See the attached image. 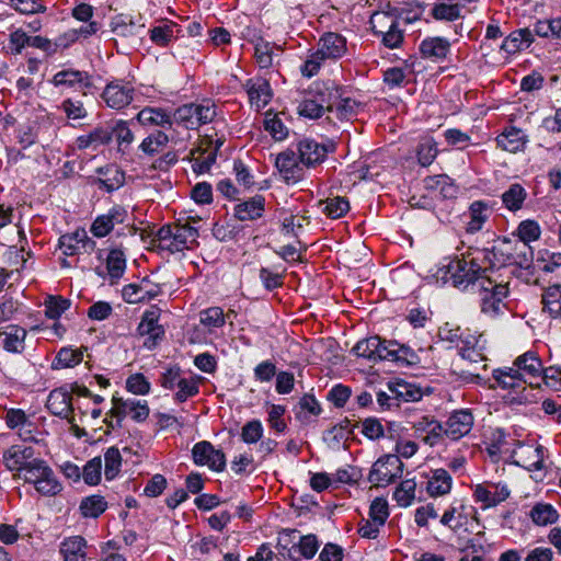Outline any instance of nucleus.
Returning a JSON list of instances; mask_svg holds the SVG:
<instances>
[{"label": "nucleus", "instance_id": "obj_1", "mask_svg": "<svg viewBox=\"0 0 561 561\" xmlns=\"http://www.w3.org/2000/svg\"><path fill=\"white\" fill-rule=\"evenodd\" d=\"M490 256L491 253L486 249L465 254L461 259L451 260L442 266L436 277L445 284L451 283L454 287L467 289L471 286L474 290V283L486 277L484 273L494 265Z\"/></svg>", "mask_w": 561, "mask_h": 561}, {"label": "nucleus", "instance_id": "obj_2", "mask_svg": "<svg viewBox=\"0 0 561 561\" xmlns=\"http://www.w3.org/2000/svg\"><path fill=\"white\" fill-rule=\"evenodd\" d=\"M197 237V229L187 224L164 225L156 232L152 243L159 250L176 253L190 249Z\"/></svg>", "mask_w": 561, "mask_h": 561}, {"label": "nucleus", "instance_id": "obj_3", "mask_svg": "<svg viewBox=\"0 0 561 561\" xmlns=\"http://www.w3.org/2000/svg\"><path fill=\"white\" fill-rule=\"evenodd\" d=\"M474 291L480 296L481 311L489 317H496L506 310L504 299L507 297L506 284H499L489 276L474 283Z\"/></svg>", "mask_w": 561, "mask_h": 561}, {"label": "nucleus", "instance_id": "obj_4", "mask_svg": "<svg viewBox=\"0 0 561 561\" xmlns=\"http://www.w3.org/2000/svg\"><path fill=\"white\" fill-rule=\"evenodd\" d=\"M490 253L501 265H516L522 268H528L534 260L533 248L520 240L504 239L501 244L493 247Z\"/></svg>", "mask_w": 561, "mask_h": 561}, {"label": "nucleus", "instance_id": "obj_5", "mask_svg": "<svg viewBox=\"0 0 561 561\" xmlns=\"http://www.w3.org/2000/svg\"><path fill=\"white\" fill-rule=\"evenodd\" d=\"M216 115L214 103H188L174 111L173 121L187 129H196L201 125L213 122Z\"/></svg>", "mask_w": 561, "mask_h": 561}, {"label": "nucleus", "instance_id": "obj_6", "mask_svg": "<svg viewBox=\"0 0 561 561\" xmlns=\"http://www.w3.org/2000/svg\"><path fill=\"white\" fill-rule=\"evenodd\" d=\"M403 467L399 456L386 455L373 465L368 480L376 486H387L401 478Z\"/></svg>", "mask_w": 561, "mask_h": 561}, {"label": "nucleus", "instance_id": "obj_7", "mask_svg": "<svg viewBox=\"0 0 561 561\" xmlns=\"http://www.w3.org/2000/svg\"><path fill=\"white\" fill-rule=\"evenodd\" d=\"M388 517V502L385 499L376 497L369 506L368 517L363 518L358 524V535L362 538L376 539Z\"/></svg>", "mask_w": 561, "mask_h": 561}, {"label": "nucleus", "instance_id": "obj_8", "mask_svg": "<svg viewBox=\"0 0 561 561\" xmlns=\"http://www.w3.org/2000/svg\"><path fill=\"white\" fill-rule=\"evenodd\" d=\"M149 407L146 400L123 399L113 396L112 409L110 414L112 416H121L125 419L127 415L136 422H144L149 416Z\"/></svg>", "mask_w": 561, "mask_h": 561}, {"label": "nucleus", "instance_id": "obj_9", "mask_svg": "<svg viewBox=\"0 0 561 561\" xmlns=\"http://www.w3.org/2000/svg\"><path fill=\"white\" fill-rule=\"evenodd\" d=\"M193 460L198 466H207L214 471H222L226 467V456L220 449H216L209 442L196 443L192 449Z\"/></svg>", "mask_w": 561, "mask_h": 561}, {"label": "nucleus", "instance_id": "obj_10", "mask_svg": "<svg viewBox=\"0 0 561 561\" xmlns=\"http://www.w3.org/2000/svg\"><path fill=\"white\" fill-rule=\"evenodd\" d=\"M525 383L535 387L539 386L538 380L543 371L542 363L535 352H526L518 356L512 366Z\"/></svg>", "mask_w": 561, "mask_h": 561}, {"label": "nucleus", "instance_id": "obj_11", "mask_svg": "<svg viewBox=\"0 0 561 561\" xmlns=\"http://www.w3.org/2000/svg\"><path fill=\"white\" fill-rule=\"evenodd\" d=\"M159 318L160 309L152 307L142 314L141 321L137 328L139 335L147 336L144 345L149 350L153 348L164 336V329L158 323Z\"/></svg>", "mask_w": 561, "mask_h": 561}, {"label": "nucleus", "instance_id": "obj_12", "mask_svg": "<svg viewBox=\"0 0 561 561\" xmlns=\"http://www.w3.org/2000/svg\"><path fill=\"white\" fill-rule=\"evenodd\" d=\"M128 211L125 207L115 205L106 214L99 215L92 222L90 231L96 238L106 237L117 225L126 222Z\"/></svg>", "mask_w": 561, "mask_h": 561}, {"label": "nucleus", "instance_id": "obj_13", "mask_svg": "<svg viewBox=\"0 0 561 561\" xmlns=\"http://www.w3.org/2000/svg\"><path fill=\"white\" fill-rule=\"evenodd\" d=\"M275 167L287 184H295L304 179V164L296 157V152L290 149L282 151L276 156Z\"/></svg>", "mask_w": 561, "mask_h": 561}, {"label": "nucleus", "instance_id": "obj_14", "mask_svg": "<svg viewBox=\"0 0 561 561\" xmlns=\"http://www.w3.org/2000/svg\"><path fill=\"white\" fill-rule=\"evenodd\" d=\"M101 96L108 107L122 110L133 101L134 88L128 82L112 81L106 84Z\"/></svg>", "mask_w": 561, "mask_h": 561}, {"label": "nucleus", "instance_id": "obj_15", "mask_svg": "<svg viewBox=\"0 0 561 561\" xmlns=\"http://www.w3.org/2000/svg\"><path fill=\"white\" fill-rule=\"evenodd\" d=\"M474 417L470 410L454 411L444 423V434L453 440H458L468 435L473 426Z\"/></svg>", "mask_w": 561, "mask_h": 561}, {"label": "nucleus", "instance_id": "obj_16", "mask_svg": "<svg viewBox=\"0 0 561 561\" xmlns=\"http://www.w3.org/2000/svg\"><path fill=\"white\" fill-rule=\"evenodd\" d=\"M330 101L327 103V112L334 115L341 122H347L351 116L348 91L346 87L330 81Z\"/></svg>", "mask_w": 561, "mask_h": 561}, {"label": "nucleus", "instance_id": "obj_17", "mask_svg": "<svg viewBox=\"0 0 561 561\" xmlns=\"http://www.w3.org/2000/svg\"><path fill=\"white\" fill-rule=\"evenodd\" d=\"M244 89L248 93L250 104L260 111L265 107L272 99V89L266 79L252 78L245 81Z\"/></svg>", "mask_w": 561, "mask_h": 561}, {"label": "nucleus", "instance_id": "obj_18", "mask_svg": "<svg viewBox=\"0 0 561 561\" xmlns=\"http://www.w3.org/2000/svg\"><path fill=\"white\" fill-rule=\"evenodd\" d=\"M387 388L390 393L394 394L398 407L401 402H417L425 394L424 389L416 383L399 378L389 381Z\"/></svg>", "mask_w": 561, "mask_h": 561}, {"label": "nucleus", "instance_id": "obj_19", "mask_svg": "<svg viewBox=\"0 0 561 561\" xmlns=\"http://www.w3.org/2000/svg\"><path fill=\"white\" fill-rule=\"evenodd\" d=\"M80 245L85 250H93L95 242L89 238L84 228H78L71 233L62 234L59 238V248L65 255H73L80 249Z\"/></svg>", "mask_w": 561, "mask_h": 561}, {"label": "nucleus", "instance_id": "obj_20", "mask_svg": "<svg viewBox=\"0 0 561 561\" xmlns=\"http://www.w3.org/2000/svg\"><path fill=\"white\" fill-rule=\"evenodd\" d=\"M36 459L32 447L14 445L3 453L7 468L11 471L16 470L19 473H22L23 468L30 466Z\"/></svg>", "mask_w": 561, "mask_h": 561}, {"label": "nucleus", "instance_id": "obj_21", "mask_svg": "<svg viewBox=\"0 0 561 561\" xmlns=\"http://www.w3.org/2000/svg\"><path fill=\"white\" fill-rule=\"evenodd\" d=\"M265 211V198L255 195L234 205L233 215L240 221H252L261 218Z\"/></svg>", "mask_w": 561, "mask_h": 561}, {"label": "nucleus", "instance_id": "obj_22", "mask_svg": "<svg viewBox=\"0 0 561 561\" xmlns=\"http://www.w3.org/2000/svg\"><path fill=\"white\" fill-rule=\"evenodd\" d=\"M300 162L305 167L321 163L327 156V148L313 139L300 140L297 145Z\"/></svg>", "mask_w": 561, "mask_h": 561}, {"label": "nucleus", "instance_id": "obj_23", "mask_svg": "<svg viewBox=\"0 0 561 561\" xmlns=\"http://www.w3.org/2000/svg\"><path fill=\"white\" fill-rule=\"evenodd\" d=\"M546 448L541 445H520L517 451L519 461L529 471L545 468Z\"/></svg>", "mask_w": 561, "mask_h": 561}, {"label": "nucleus", "instance_id": "obj_24", "mask_svg": "<svg viewBox=\"0 0 561 561\" xmlns=\"http://www.w3.org/2000/svg\"><path fill=\"white\" fill-rule=\"evenodd\" d=\"M55 87H66L69 89H87L91 85L90 76L84 71L66 69L58 71L51 79Z\"/></svg>", "mask_w": 561, "mask_h": 561}, {"label": "nucleus", "instance_id": "obj_25", "mask_svg": "<svg viewBox=\"0 0 561 561\" xmlns=\"http://www.w3.org/2000/svg\"><path fill=\"white\" fill-rule=\"evenodd\" d=\"M346 49V39L336 33H327L321 36L317 48L325 59L340 58Z\"/></svg>", "mask_w": 561, "mask_h": 561}, {"label": "nucleus", "instance_id": "obj_26", "mask_svg": "<svg viewBox=\"0 0 561 561\" xmlns=\"http://www.w3.org/2000/svg\"><path fill=\"white\" fill-rule=\"evenodd\" d=\"M387 342H381L378 336H370L368 339L357 342L353 347V353L359 358H367L370 360L381 359L387 352Z\"/></svg>", "mask_w": 561, "mask_h": 561}, {"label": "nucleus", "instance_id": "obj_27", "mask_svg": "<svg viewBox=\"0 0 561 561\" xmlns=\"http://www.w3.org/2000/svg\"><path fill=\"white\" fill-rule=\"evenodd\" d=\"M26 330L19 325H8L0 330V343L11 353H21L24 350Z\"/></svg>", "mask_w": 561, "mask_h": 561}, {"label": "nucleus", "instance_id": "obj_28", "mask_svg": "<svg viewBox=\"0 0 561 561\" xmlns=\"http://www.w3.org/2000/svg\"><path fill=\"white\" fill-rule=\"evenodd\" d=\"M71 394L61 389L53 390L47 399V409L57 416L69 419L73 413Z\"/></svg>", "mask_w": 561, "mask_h": 561}, {"label": "nucleus", "instance_id": "obj_29", "mask_svg": "<svg viewBox=\"0 0 561 561\" xmlns=\"http://www.w3.org/2000/svg\"><path fill=\"white\" fill-rule=\"evenodd\" d=\"M113 138V133L108 127L99 126L85 135H81L76 139L79 150L92 148L98 149L100 146L107 145Z\"/></svg>", "mask_w": 561, "mask_h": 561}, {"label": "nucleus", "instance_id": "obj_30", "mask_svg": "<svg viewBox=\"0 0 561 561\" xmlns=\"http://www.w3.org/2000/svg\"><path fill=\"white\" fill-rule=\"evenodd\" d=\"M383 360L415 365L420 363V356L416 352L407 345L399 344L396 341H388L387 352L383 355Z\"/></svg>", "mask_w": 561, "mask_h": 561}, {"label": "nucleus", "instance_id": "obj_31", "mask_svg": "<svg viewBox=\"0 0 561 561\" xmlns=\"http://www.w3.org/2000/svg\"><path fill=\"white\" fill-rule=\"evenodd\" d=\"M453 479L445 469H436L432 471L426 483V491L430 496L437 497L446 495L450 492Z\"/></svg>", "mask_w": 561, "mask_h": 561}, {"label": "nucleus", "instance_id": "obj_32", "mask_svg": "<svg viewBox=\"0 0 561 561\" xmlns=\"http://www.w3.org/2000/svg\"><path fill=\"white\" fill-rule=\"evenodd\" d=\"M87 540L82 536H71L60 543L64 561H85Z\"/></svg>", "mask_w": 561, "mask_h": 561}, {"label": "nucleus", "instance_id": "obj_33", "mask_svg": "<svg viewBox=\"0 0 561 561\" xmlns=\"http://www.w3.org/2000/svg\"><path fill=\"white\" fill-rule=\"evenodd\" d=\"M142 126L171 127L173 115L160 107H144L136 116Z\"/></svg>", "mask_w": 561, "mask_h": 561}, {"label": "nucleus", "instance_id": "obj_34", "mask_svg": "<svg viewBox=\"0 0 561 561\" xmlns=\"http://www.w3.org/2000/svg\"><path fill=\"white\" fill-rule=\"evenodd\" d=\"M534 42L533 32L528 28H520L512 32L502 43L501 49L507 54H515L528 48Z\"/></svg>", "mask_w": 561, "mask_h": 561}, {"label": "nucleus", "instance_id": "obj_35", "mask_svg": "<svg viewBox=\"0 0 561 561\" xmlns=\"http://www.w3.org/2000/svg\"><path fill=\"white\" fill-rule=\"evenodd\" d=\"M496 142L503 150L515 153L525 147L526 136L522 129L510 127L497 136Z\"/></svg>", "mask_w": 561, "mask_h": 561}, {"label": "nucleus", "instance_id": "obj_36", "mask_svg": "<svg viewBox=\"0 0 561 561\" xmlns=\"http://www.w3.org/2000/svg\"><path fill=\"white\" fill-rule=\"evenodd\" d=\"M450 50V43L442 37H430L420 45V51L423 57L433 60L444 59Z\"/></svg>", "mask_w": 561, "mask_h": 561}, {"label": "nucleus", "instance_id": "obj_37", "mask_svg": "<svg viewBox=\"0 0 561 561\" xmlns=\"http://www.w3.org/2000/svg\"><path fill=\"white\" fill-rule=\"evenodd\" d=\"M99 174L101 175L98 180L99 185L107 192L119 188L125 182L124 172L115 164H108L99 169Z\"/></svg>", "mask_w": 561, "mask_h": 561}, {"label": "nucleus", "instance_id": "obj_38", "mask_svg": "<svg viewBox=\"0 0 561 561\" xmlns=\"http://www.w3.org/2000/svg\"><path fill=\"white\" fill-rule=\"evenodd\" d=\"M328 439L331 448H342L344 450H347L350 447L348 442L351 439L350 420L346 417L343 422L333 426V428L328 433Z\"/></svg>", "mask_w": 561, "mask_h": 561}, {"label": "nucleus", "instance_id": "obj_39", "mask_svg": "<svg viewBox=\"0 0 561 561\" xmlns=\"http://www.w3.org/2000/svg\"><path fill=\"white\" fill-rule=\"evenodd\" d=\"M282 50L279 46L263 38H259L254 45V58L261 69H268L273 66L274 50Z\"/></svg>", "mask_w": 561, "mask_h": 561}, {"label": "nucleus", "instance_id": "obj_40", "mask_svg": "<svg viewBox=\"0 0 561 561\" xmlns=\"http://www.w3.org/2000/svg\"><path fill=\"white\" fill-rule=\"evenodd\" d=\"M107 508V502L101 495H90L83 497L79 505V511L84 518H98Z\"/></svg>", "mask_w": 561, "mask_h": 561}, {"label": "nucleus", "instance_id": "obj_41", "mask_svg": "<svg viewBox=\"0 0 561 561\" xmlns=\"http://www.w3.org/2000/svg\"><path fill=\"white\" fill-rule=\"evenodd\" d=\"M53 469L43 459H36L27 467L23 468L22 473H18L20 479H23L25 483L33 484L34 486Z\"/></svg>", "mask_w": 561, "mask_h": 561}, {"label": "nucleus", "instance_id": "obj_42", "mask_svg": "<svg viewBox=\"0 0 561 561\" xmlns=\"http://www.w3.org/2000/svg\"><path fill=\"white\" fill-rule=\"evenodd\" d=\"M543 311L551 318H561V285H553L542 294Z\"/></svg>", "mask_w": 561, "mask_h": 561}, {"label": "nucleus", "instance_id": "obj_43", "mask_svg": "<svg viewBox=\"0 0 561 561\" xmlns=\"http://www.w3.org/2000/svg\"><path fill=\"white\" fill-rule=\"evenodd\" d=\"M461 9L456 0H437L432 14L436 20L455 21L461 16Z\"/></svg>", "mask_w": 561, "mask_h": 561}, {"label": "nucleus", "instance_id": "obj_44", "mask_svg": "<svg viewBox=\"0 0 561 561\" xmlns=\"http://www.w3.org/2000/svg\"><path fill=\"white\" fill-rule=\"evenodd\" d=\"M492 376L502 389L516 390L525 383L513 367L494 369Z\"/></svg>", "mask_w": 561, "mask_h": 561}, {"label": "nucleus", "instance_id": "obj_45", "mask_svg": "<svg viewBox=\"0 0 561 561\" xmlns=\"http://www.w3.org/2000/svg\"><path fill=\"white\" fill-rule=\"evenodd\" d=\"M199 323L206 328L209 333L214 330L224 327L226 323V316L220 307H209L199 312Z\"/></svg>", "mask_w": 561, "mask_h": 561}, {"label": "nucleus", "instance_id": "obj_46", "mask_svg": "<svg viewBox=\"0 0 561 561\" xmlns=\"http://www.w3.org/2000/svg\"><path fill=\"white\" fill-rule=\"evenodd\" d=\"M83 359V353L80 350H73L70 347H62L56 355L51 368H72L79 365Z\"/></svg>", "mask_w": 561, "mask_h": 561}, {"label": "nucleus", "instance_id": "obj_47", "mask_svg": "<svg viewBox=\"0 0 561 561\" xmlns=\"http://www.w3.org/2000/svg\"><path fill=\"white\" fill-rule=\"evenodd\" d=\"M107 274L112 283L119 279L126 270V259L123 251L118 249L111 250L106 259Z\"/></svg>", "mask_w": 561, "mask_h": 561}, {"label": "nucleus", "instance_id": "obj_48", "mask_svg": "<svg viewBox=\"0 0 561 561\" xmlns=\"http://www.w3.org/2000/svg\"><path fill=\"white\" fill-rule=\"evenodd\" d=\"M168 142L169 136L161 130H157L141 141L139 149L148 156H154L161 152Z\"/></svg>", "mask_w": 561, "mask_h": 561}, {"label": "nucleus", "instance_id": "obj_49", "mask_svg": "<svg viewBox=\"0 0 561 561\" xmlns=\"http://www.w3.org/2000/svg\"><path fill=\"white\" fill-rule=\"evenodd\" d=\"M489 216V208L482 202H474L469 208V221L467 224V231L473 233L481 230L483 224Z\"/></svg>", "mask_w": 561, "mask_h": 561}, {"label": "nucleus", "instance_id": "obj_50", "mask_svg": "<svg viewBox=\"0 0 561 561\" xmlns=\"http://www.w3.org/2000/svg\"><path fill=\"white\" fill-rule=\"evenodd\" d=\"M398 22L397 16L391 12L376 11L370 15L371 30L377 35H382L387 31H390L392 27L397 26Z\"/></svg>", "mask_w": 561, "mask_h": 561}, {"label": "nucleus", "instance_id": "obj_51", "mask_svg": "<svg viewBox=\"0 0 561 561\" xmlns=\"http://www.w3.org/2000/svg\"><path fill=\"white\" fill-rule=\"evenodd\" d=\"M526 197L527 193L520 184H512L510 188L503 193L502 201L507 209L516 211L523 207Z\"/></svg>", "mask_w": 561, "mask_h": 561}, {"label": "nucleus", "instance_id": "obj_52", "mask_svg": "<svg viewBox=\"0 0 561 561\" xmlns=\"http://www.w3.org/2000/svg\"><path fill=\"white\" fill-rule=\"evenodd\" d=\"M112 25L113 32L124 37L138 35L139 31L145 26V24L134 21L130 16L126 15L117 16Z\"/></svg>", "mask_w": 561, "mask_h": 561}, {"label": "nucleus", "instance_id": "obj_53", "mask_svg": "<svg viewBox=\"0 0 561 561\" xmlns=\"http://www.w3.org/2000/svg\"><path fill=\"white\" fill-rule=\"evenodd\" d=\"M416 482L413 479L402 481L393 492V499L399 506L408 507L415 497Z\"/></svg>", "mask_w": 561, "mask_h": 561}, {"label": "nucleus", "instance_id": "obj_54", "mask_svg": "<svg viewBox=\"0 0 561 561\" xmlns=\"http://www.w3.org/2000/svg\"><path fill=\"white\" fill-rule=\"evenodd\" d=\"M30 47L37 48L42 50L47 57H50L55 55L59 48L68 47V43H64L62 38H57L53 42L47 37L36 35L31 36Z\"/></svg>", "mask_w": 561, "mask_h": 561}, {"label": "nucleus", "instance_id": "obj_55", "mask_svg": "<svg viewBox=\"0 0 561 561\" xmlns=\"http://www.w3.org/2000/svg\"><path fill=\"white\" fill-rule=\"evenodd\" d=\"M530 517L536 525L546 526L557 522L559 515L549 504H537L530 511Z\"/></svg>", "mask_w": 561, "mask_h": 561}, {"label": "nucleus", "instance_id": "obj_56", "mask_svg": "<svg viewBox=\"0 0 561 561\" xmlns=\"http://www.w3.org/2000/svg\"><path fill=\"white\" fill-rule=\"evenodd\" d=\"M330 81H314L305 93L327 112V103L330 101Z\"/></svg>", "mask_w": 561, "mask_h": 561}, {"label": "nucleus", "instance_id": "obj_57", "mask_svg": "<svg viewBox=\"0 0 561 561\" xmlns=\"http://www.w3.org/2000/svg\"><path fill=\"white\" fill-rule=\"evenodd\" d=\"M59 108L65 113L66 117L70 121L84 119L88 117V110L83 102L78 99L67 98L65 99Z\"/></svg>", "mask_w": 561, "mask_h": 561}, {"label": "nucleus", "instance_id": "obj_58", "mask_svg": "<svg viewBox=\"0 0 561 561\" xmlns=\"http://www.w3.org/2000/svg\"><path fill=\"white\" fill-rule=\"evenodd\" d=\"M106 480H113L119 472L122 466V455L116 447H110L104 454Z\"/></svg>", "mask_w": 561, "mask_h": 561}, {"label": "nucleus", "instance_id": "obj_59", "mask_svg": "<svg viewBox=\"0 0 561 561\" xmlns=\"http://www.w3.org/2000/svg\"><path fill=\"white\" fill-rule=\"evenodd\" d=\"M102 459L100 456L89 460L82 468L81 477L89 485H96L101 481Z\"/></svg>", "mask_w": 561, "mask_h": 561}, {"label": "nucleus", "instance_id": "obj_60", "mask_svg": "<svg viewBox=\"0 0 561 561\" xmlns=\"http://www.w3.org/2000/svg\"><path fill=\"white\" fill-rule=\"evenodd\" d=\"M34 488L43 496H55L62 490L54 470L49 471Z\"/></svg>", "mask_w": 561, "mask_h": 561}, {"label": "nucleus", "instance_id": "obj_61", "mask_svg": "<svg viewBox=\"0 0 561 561\" xmlns=\"http://www.w3.org/2000/svg\"><path fill=\"white\" fill-rule=\"evenodd\" d=\"M426 428L428 434L424 437V442L431 446L436 445L444 434V424L439 423L435 420H430L424 417L422 422L419 423L417 430Z\"/></svg>", "mask_w": 561, "mask_h": 561}, {"label": "nucleus", "instance_id": "obj_62", "mask_svg": "<svg viewBox=\"0 0 561 561\" xmlns=\"http://www.w3.org/2000/svg\"><path fill=\"white\" fill-rule=\"evenodd\" d=\"M193 171L197 174L206 173L216 161V152H202L199 149L192 151Z\"/></svg>", "mask_w": 561, "mask_h": 561}, {"label": "nucleus", "instance_id": "obj_63", "mask_svg": "<svg viewBox=\"0 0 561 561\" xmlns=\"http://www.w3.org/2000/svg\"><path fill=\"white\" fill-rule=\"evenodd\" d=\"M324 60V56L319 50L310 51L305 62L300 66L301 76L305 78L314 77L320 71Z\"/></svg>", "mask_w": 561, "mask_h": 561}, {"label": "nucleus", "instance_id": "obj_64", "mask_svg": "<svg viewBox=\"0 0 561 561\" xmlns=\"http://www.w3.org/2000/svg\"><path fill=\"white\" fill-rule=\"evenodd\" d=\"M70 307V300L60 296H50L45 301V314L49 319H58Z\"/></svg>", "mask_w": 561, "mask_h": 561}]
</instances>
